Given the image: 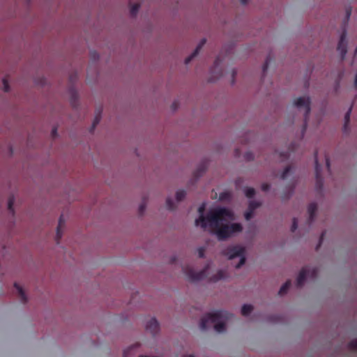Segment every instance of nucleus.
<instances>
[{
  "label": "nucleus",
  "mask_w": 357,
  "mask_h": 357,
  "mask_svg": "<svg viewBox=\"0 0 357 357\" xmlns=\"http://www.w3.org/2000/svg\"><path fill=\"white\" fill-rule=\"evenodd\" d=\"M204 210L205 204H203L199 207L198 211L201 215L195 220V225L205 229L208 223L212 232L217 236L218 240H226L242 231L243 227L240 223H229L234 219V215L230 210L218 207L210 211L206 217L202 215Z\"/></svg>",
  "instance_id": "f257e3e1"
},
{
  "label": "nucleus",
  "mask_w": 357,
  "mask_h": 357,
  "mask_svg": "<svg viewBox=\"0 0 357 357\" xmlns=\"http://www.w3.org/2000/svg\"><path fill=\"white\" fill-rule=\"evenodd\" d=\"M233 317V314L224 310H218L208 313L203 317L200 321V328L202 331L207 329L208 325L213 324L214 329L218 333H222L225 331V324Z\"/></svg>",
  "instance_id": "f03ea898"
},
{
  "label": "nucleus",
  "mask_w": 357,
  "mask_h": 357,
  "mask_svg": "<svg viewBox=\"0 0 357 357\" xmlns=\"http://www.w3.org/2000/svg\"><path fill=\"white\" fill-rule=\"evenodd\" d=\"M245 248L240 245L229 246L223 251V255L228 257L229 259H234L240 257V261L236 266V268H239L245 262V257H244Z\"/></svg>",
  "instance_id": "7ed1b4c3"
},
{
  "label": "nucleus",
  "mask_w": 357,
  "mask_h": 357,
  "mask_svg": "<svg viewBox=\"0 0 357 357\" xmlns=\"http://www.w3.org/2000/svg\"><path fill=\"white\" fill-rule=\"evenodd\" d=\"M294 105L298 108H304V124L303 132H304L307 128V123L308 121V116L310 113V100L309 97H299L294 101Z\"/></svg>",
  "instance_id": "20e7f679"
},
{
  "label": "nucleus",
  "mask_w": 357,
  "mask_h": 357,
  "mask_svg": "<svg viewBox=\"0 0 357 357\" xmlns=\"http://www.w3.org/2000/svg\"><path fill=\"white\" fill-rule=\"evenodd\" d=\"M183 271L190 281L197 282L204 280L207 278L206 273L208 271V266L199 272L195 271L192 268L189 266L183 268Z\"/></svg>",
  "instance_id": "39448f33"
},
{
  "label": "nucleus",
  "mask_w": 357,
  "mask_h": 357,
  "mask_svg": "<svg viewBox=\"0 0 357 357\" xmlns=\"http://www.w3.org/2000/svg\"><path fill=\"white\" fill-rule=\"evenodd\" d=\"M317 273L318 270L317 268H313L312 269H310L307 267L303 268L298 275L296 280V286L298 287H301L303 285L306 280V277L308 274H310L312 278H316Z\"/></svg>",
  "instance_id": "423d86ee"
},
{
  "label": "nucleus",
  "mask_w": 357,
  "mask_h": 357,
  "mask_svg": "<svg viewBox=\"0 0 357 357\" xmlns=\"http://www.w3.org/2000/svg\"><path fill=\"white\" fill-rule=\"evenodd\" d=\"M315 163V176H316V188L318 190H321L323 187V178L321 176V167L319 163L317 158V151L314 153Z\"/></svg>",
  "instance_id": "0eeeda50"
},
{
  "label": "nucleus",
  "mask_w": 357,
  "mask_h": 357,
  "mask_svg": "<svg viewBox=\"0 0 357 357\" xmlns=\"http://www.w3.org/2000/svg\"><path fill=\"white\" fill-rule=\"evenodd\" d=\"M347 32L344 30L340 36L337 50L341 54V60H344L347 52V43L346 40Z\"/></svg>",
  "instance_id": "6e6552de"
},
{
  "label": "nucleus",
  "mask_w": 357,
  "mask_h": 357,
  "mask_svg": "<svg viewBox=\"0 0 357 357\" xmlns=\"http://www.w3.org/2000/svg\"><path fill=\"white\" fill-rule=\"evenodd\" d=\"M146 329L151 334L155 335L159 330V324L155 318H151L146 325Z\"/></svg>",
  "instance_id": "1a4fd4ad"
},
{
  "label": "nucleus",
  "mask_w": 357,
  "mask_h": 357,
  "mask_svg": "<svg viewBox=\"0 0 357 357\" xmlns=\"http://www.w3.org/2000/svg\"><path fill=\"white\" fill-rule=\"evenodd\" d=\"M206 42V40L204 38L200 41V43H199V45H197V47H196L195 51L192 53V54L190 55L189 56H188L185 59V64H188L195 56H197L198 55L199 51L202 50L203 46L205 45Z\"/></svg>",
  "instance_id": "9d476101"
},
{
  "label": "nucleus",
  "mask_w": 357,
  "mask_h": 357,
  "mask_svg": "<svg viewBox=\"0 0 357 357\" xmlns=\"http://www.w3.org/2000/svg\"><path fill=\"white\" fill-rule=\"evenodd\" d=\"M317 210V205L316 203H311L307 207V212L309 213L308 222L311 224L315 217V214Z\"/></svg>",
  "instance_id": "9b49d317"
},
{
  "label": "nucleus",
  "mask_w": 357,
  "mask_h": 357,
  "mask_svg": "<svg viewBox=\"0 0 357 357\" xmlns=\"http://www.w3.org/2000/svg\"><path fill=\"white\" fill-rule=\"evenodd\" d=\"M14 287L17 291V294L21 302L23 303H26L27 301V298L22 287L20 286L17 282L14 284Z\"/></svg>",
  "instance_id": "f8f14e48"
},
{
  "label": "nucleus",
  "mask_w": 357,
  "mask_h": 357,
  "mask_svg": "<svg viewBox=\"0 0 357 357\" xmlns=\"http://www.w3.org/2000/svg\"><path fill=\"white\" fill-rule=\"evenodd\" d=\"M63 225H64V222L63 221V216L61 215V217L59 218V225H58V227L56 229V241L57 244L59 243V240L62 236L61 227L63 226Z\"/></svg>",
  "instance_id": "ddd939ff"
},
{
  "label": "nucleus",
  "mask_w": 357,
  "mask_h": 357,
  "mask_svg": "<svg viewBox=\"0 0 357 357\" xmlns=\"http://www.w3.org/2000/svg\"><path fill=\"white\" fill-rule=\"evenodd\" d=\"M206 169V163H202L199 166L197 169L195 171L193 176L195 180H197L200 176L203 175V174L205 172Z\"/></svg>",
  "instance_id": "4468645a"
},
{
  "label": "nucleus",
  "mask_w": 357,
  "mask_h": 357,
  "mask_svg": "<svg viewBox=\"0 0 357 357\" xmlns=\"http://www.w3.org/2000/svg\"><path fill=\"white\" fill-rule=\"evenodd\" d=\"M225 277V271H222V270H220L217 272L216 274H215L214 275H213L212 277L209 278V281L211 282H218L222 279H224Z\"/></svg>",
  "instance_id": "2eb2a0df"
},
{
  "label": "nucleus",
  "mask_w": 357,
  "mask_h": 357,
  "mask_svg": "<svg viewBox=\"0 0 357 357\" xmlns=\"http://www.w3.org/2000/svg\"><path fill=\"white\" fill-rule=\"evenodd\" d=\"M290 287H291V281L288 280L280 287L279 292H278L279 295L283 296L284 294H285L287 292V291L289 290V289L290 288Z\"/></svg>",
  "instance_id": "dca6fc26"
},
{
  "label": "nucleus",
  "mask_w": 357,
  "mask_h": 357,
  "mask_svg": "<svg viewBox=\"0 0 357 357\" xmlns=\"http://www.w3.org/2000/svg\"><path fill=\"white\" fill-rule=\"evenodd\" d=\"M253 310V307L251 305L245 304L243 305L241 308V314L243 316H248L249 315Z\"/></svg>",
  "instance_id": "f3484780"
},
{
  "label": "nucleus",
  "mask_w": 357,
  "mask_h": 357,
  "mask_svg": "<svg viewBox=\"0 0 357 357\" xmlns=\"http://www.w3.org/2000/svg\"><path fill=\"white\" fill-rule=\"evenodd\" d=\"M139 347V344H135L134 345H132L130 347H129L128 349H126V350H124L123 351V357H129L130 356V352L135 349V348H137V347Z\"/></svg>",
  "instance_id": "a211bd4d"
},
{
  "label": "nucleus",
  "mask_w": 357,
  "mask_h": 357,
  "mask_svg": "<svg viewBox=\"0 0 357 357\" xmlns=\"http://www.w3.org/2000/svg\"><path fill=\"white\" fill-rule=\"evenodd\" d=\"M185 195H186V192L185 190H181L177 191L176 193V199L177 202L182 201L185 198Z\"/></svg>",
  "instance_id": "6ab92c4d"
},
{
  "label": "nucleus",
  "mask_w": 357,
  "mask_h": 357,
  "mask_svg": "<svg viewBox=\"0 0 357 357\" xmlns=\"http://www.w3.org/2000/svg\"><path fill=\"white\" fill-rule=\"evenodd\" d=\"M245 194L248 198H252L255 195V190L253 188H247L245 190Z\"/></svg>",
  "instance_id": "aec40b11"
},
{
  "label": "nucleus",
  "mask_w": 357,
  "mask_h": 357,
  "mask_svg": "<svg viewBox=\"0 0 357 357\" xmlns=\"http://www.w3.org/2000/svg\"><path fill=\"white\" fill-rule=\"evenodd\" d=\"M139 9V4L135 3V4L132 5L130 7V9L131 15L135 16L137 15V13H138Z\"/></svg>",
  "instance_id": "412c9836"
},
{
  "label": "nucleus",
  "mask_w": 357,
  "mask_h": 357,
  "mask_svg": "<svg viewBox=\"0 0 357 357\" xmlns=\"http://www.w3.org/2000/svg\"><path fill=\"white\" fill-rule=\"evenodd\" d=\"M14 202H15L14 197L13 196L10 197L8 199V209L13 214L14 213V209H13Z\"/></svg>",
  "instance_id": "4be33fe9"
},
{
  "label": "nucleus",
  "mask_w": 357,
  "mask_h": 357,
  "mask_svg": "<svg viewBox=\"0 0 357 357\" xmlns=\"http://www.w3.org/2000/svg\"><path fill=\"white\" fill-rule=\"evenodd\" d=\"M348 348L350 350L354 351H357V338L354 339V340H351L350 342H349Z\"/></svg>",
  "instance_id": "5701e85b"
},
{
  "label": "nucleus",
  "mask_w": 357,
  "mask_h": 357,
  "mask_svg": "<svg viewBox=\"0 0 357 357\" xmlns=\"http://www.w3.org/2000/svg\"><path fill=\"white\" fill-rule=\"evenodd\" d=\"M270 61H271V56H268L266 57V61H265L264 63L263 64L262 71H263L264 75L266 73V72L267 71V70L268 68Z\"/></svg>",
  "instance_id": "b1692460"
},
{
  "label": "nucleus",
  "mask_w": 357,
  "mask_h": 357,
  "mask_svg": "<svg viewBox=\"0 0 357 357\" xmlns=\"http://www.w3.org/2000/svg\"><path fill=\"white\" fill-rule=\"evenodd\" d=\"M166 205L169 210H174L175 208V204L174 201L171 198H167L166 200Z\"/></svg>",
  "instance_id": "393cba45"
},
{
  "label": "nucleus",
  "mask_w": 357,
  "mask_h": 357,
  "mask_svg": "<svg viewBox=\"0 0 357 357\" xmlns=\"http://www.w3.org/2000/svg\"><path fill=\"white\" fill-rule=\"evenodd\" d=\"M100 121V112H99L98 114H96V116L93 120L91 130H93L95 129L96 126L99 123Z\"/></svg>",
  "instance_id": "a878e982"
},
{
  "label": "nucleus",
  "mask_w": 357,
  "mask_h": 357,
  "mask_svg": "<svg viewBox=\"0 0 357 357\" xmlns=\"http://www.w3.org/2000/svg\"><path fill=\"white\" fill-rule=\"evenodd\" d=\"M351 112V107L349 108L348 112L345 114L344 116V128H346L349 123L350 121V114Z\"/></svg>",
  "instance_id": "bb28decb"
},
{
  "label": "nucleus",
  "mask_w": 357,
  "mask_h": 357,
  "mask_svg": "<svg viewBox=\"0 0 357 357\" xmlns=\"http://www.w3.org/2000/svg\"><path fill=\"white\" fill-rule=\"evenodd\" d=\"M259 206H260L259 203L255 202V201H252L249 203V210L254 212V211L256 208H257Z\"/></svg>",
  "instance_id": "cd10ccee"
},
{
  "label": "nucleus",
  "mask_w": 357,
  "mask_h": 357,
  "mask_svg": "<svg viewBox=\"0 0 357 357\" xmlns=\"http://www.w3.org/2000/svg\"><path fill=\"white\" fill-rule=\"evenodd\" d=\"M290 171H291V167L290 166H287L284 169V171L282 172L280 178L282 179H285L287 177V176H288L289 173L290 172Z\"/></svg>",
  "instance_id": "c85d7f7f"
},
{
  "label": "nucleus",
  "mask_w": 357,
  "mask_h": 357,
  "mask_svg": "<svg viewBox=\"0 0 357 357\" xmlns=\"http://www.w3.org/2000/svg\"><path fill=\"white\" fill-rule=\"evenodd\" d=\"M351 15V7H349L346 10V16L344 19V24L347 23L349 21L350 16Z\"/></svg>",
  "instance_id": "c756f323"
},
{
  "label": "nucleus",
  "mask_w": 357,
  "mask_h": 357,
  "mask_svg": "<svg viewBox=\"0 0 357 357\" xmlns=\"http://www.w3.org/2000/svg\"><path fill=\"white\" fill-rule=\"evenodd\" d=\"M220 62H221L219 56H218L214 61V65H213V68L211 69V71H215L216 69H218Z\"/></svg>",
  "instance_id": "7c9ffc66"
},
{
  "label": "nucleus",
  "mask_w": 357,
  "mask_h": 357,
  "mask_svg": "<svg viewBox=\"0 0 357 357\" xmlns=\"http://www.w3.org/2000/svg\"><path fill=\"white\" fill-rule=\"evenodd\" d=\"M254 155L252 152H246L244 155V158L248 160V161H250V160H254Z\"/></svg>",
  "instance_id": "2f4dec72"
},
{
  "label": "nucleus",
  "mask_w": 357,
  "mask_h": 357,
  "mask_svg": "<svg viewBox=\"0 0 357 357\" xmlns=\"http://www.w3.org/2000/svg\"><path fill=\"white\" fill-rule=\"evenodd\" d=\"M297 227H298V220H297V218H294L293 219L292 225H291V231L292 232H294L297 229Z\"/></svg>",
  "instance_id": "473e14b6"
},
{
  "label": "nucleus",
  "mask_w": 357,
  "mask_h": 357,
  "mask_svg": "<svg viewBox=\"0 0 357 357\" xmlns=\"http://www.w3.org/2000/svg\"><path fill=\"white\" fill-rule=\"evenodd\" d=\"M3 91L5 92H8L10 90V86L8 82L6 79H3Z\"/></svg>",
  "instance_id": "72a5a7b5"
},
{
  "label": "nucleus",
  "mask_w": 357,
  "mask_h": 357,
  "mask_svg": "<svg viewBox=\"0 0 357 357\" xmlns=\"http://www.w3.org/2000/svg\"><path fill=\"white\" fill-rule=\"evenodd\" d=\"M252 215H253V211H252L250 210H248V211L245 213V218L247 220H250L252 218Z\"/></svg>",
  "instance_id": "f704fd0d"
},
{
  "label": "nucleus",
  "mask_w": 357,
  "mask_h": 357,
  "mask_svg": "<svg viewBox=\"0 0 357 357\" xmlns=\"http://www.w3.org/2000/svg\"><path fill=\"white\" fill-rule=\"evenodd\" d=\"M204 253H205V249L204 248H199L198 249L199 257L203 258L204 257Z\"/></svg>",
  "instance_id": "c9c22d12"
},
{
  "label": "nucleus",
  "mask_w": 357,
  "mask_h": 357,
  "mask_svg": "<svg viewBox=\"0 0 357 357\" xmlns=\"http://www.w3.org/2000/svg\"><path fill=\"white\" fill-rule=\"evenodd\" d=\"M324 236H325V232H322L321 236H320V238H319V244L317 246V250H318L319 248V247L321 246V243H322V242L324 241Z\"/></svg>",
  "instance_id": "e433bc0d"
},
{
  "label": "nucleus",
  "mask_w": 357,
  "mask_h": 357,
  "mask_svg": "<svg viewBox=\"0 0 357 357\" xmlns=\"http://www.w3.org/2000/svg\"><path fill=\"white\" fill-rule=\"evenodd\" d=\"M270 188V185L268 183H263L261 185V190L264 192L268 191Z\"/></svg>",
  "instance_id": "4c0bfd02"
},
{
  "label": "nucleus",
  "mask_w": 357,
  "mask_h": 357,
  "mask_svg": "<svg viewBox=\"0 0 357 357\" xmlns=\"http://www.w3.org/2000/svg\"><path fill=\"white\" fill-rule=\"evenodd\" d=\"M145 208H146L145 204H140V206L139 207V213L142 214L144 213V211H145Z\"/></svg>",
  "instance_id": "58836bf2"
},
{
  "label": "nucleus",
  "mask_w": 357,
  "mask_h": 357,
  "mask_svg": "<svg viewBox=\"0 0 357 357\" xmlns=\"http://www.w3.org/2000/svg\"><path fill=\"white\" fill-rule=\"evenodd\" d=\"M325 159H326V167L328 169V171L330 172V160H329V158L327 155H325Z\"/></svg>",
  "instance_id": "ea45409f"
},
{
  "label": "nucleus",
  "mask_w": 357,
  "mask_h": 357,
  "mask_svg": "<svg viewBox=\"0 0 357 357\" xmlns=\"http://www.w3.org/2000/svg\"><path fill=\"white\" fill-rule=\"evenodd\" d=\"M51 135H52V137L54 138L56 137V135H57V128H54L52 129Z\"/></svg>",
  "instance_id": "a19ab883"
},
{
  "label": "nucleus",
  "mask_w": 357,
  "mask_h": 357,
  "mask_svg": "<svg viewBox=\"0 0 357 357\" xmlns=\"http://www.w3.org/2000/svg\"><path fill=\"white\" fill-rule=\"evenodd\" d=\"M91 56L96 59L98 58V54L96 51L91 52Z\"/></svg>",
  "instance_id": "79ce46f5"
},
{
  "label": "nucleus",
  "mask_w": 357,
  "mask_h": 357,
  "mask_svg": "<svg viewBox=\"0 0 357 357\" xmlns=\"http://www.w3.org/2000/svg\"><path fill=\"white\" fill-rule=\"evenodd\" d=\"M222 75V70H219L218 75L215 76V77L218 78Z\"/></svg>",
  "instance_id": "37998d69"
},
{
  "label": "nucleus",
  "mask_w": 357,
  "mask_h": 357,
  "mask_svg": "<svg viewBox=\"0 0 357 357\" xmlns=\"http://www.w3.org/2000/svg\"><path fill=\"white\" fill-rule=\"evenodd\" d=\"M289 153H285L284 154H281V156H282L284 158H287L289 157Z\"/></svg>",
  "instance_id": "c03bdc74"
},
{
  "label": "nucleus",
  "mask_w": 357,
  "mask_h": 357,
  "mask_svg": "<svg viewBox=\"0 0 357 357\" xmlns=\"http://www.w3.org/2000/svg\"><path fill=\"white\" fill-rule=\"evenodd\" d=\"M248 0H241V3L243 5H245V4L248 3Z\"/></svg>",
  "instance_id": "a18cd8bd"
},
{
  "label": "nucleus",
  "mask_w": 357,
  "mask_h": 357,
  "mask_svg": "<svg viewBox=\"0 0 357 357\" xmlns=\"http://www.w3.org/2000/svg\"><path fill=\"white\" fill-rule=\"evenodd\" d=\"M294 186L291 187V189H290L291 193H292V192H293V191H294Z\"/></svg>",
  "instance_id": "49530a36"
},
{
  "label": "nucleus",
  "mask_w": 357,
  "mask_h": 357,
  "mask_svg": "<svg viewBox=\"0 0 357 357\" xmlns=\"http://www.w3.org/2000/svg\"><path fill=\"white\" fill-rule=\"evenodd\" d=\"M236 73V71H234H234H233V73H232L233 78L234 77V76H235Z\"/></svg>",
  "instance_id": "de8ad7c7"
},
{
  "label": "nucleus",
  "mask_w": 357,
  "mask_h": 357,
  "mask_svg": "<svg viewBox=\"0 0 357 357\" xmlns=\"http://www.w3.org/2000/svg\"><path fill=\"white\" fill-rule=\"evenodd\" d=\"M184 357H195L193 355H187V356H185Z\"/></svg>",
  "instance_id": "09e8293b"
},
{
  "label": "nucleus",
  "mask_w": 357,
  "mask_h": 357,
  "mask_svg": "<svg viewBox=\"0 0 357 357\" xmlns=\"http://www.w3.org/2000/svg\"><path fill=\"white\" fill-rule=\"evenodd\" d=\"M357 54V46H356V48L355 50V54Z\"/></svg>",
  "instance_id": "8fccbe9b"
},
{
  "label": "nucleus",
  "mask_w": 357,
  "mask_h": 357,
  "mask_svg": "<svg viewBox=\"0 0 357 357\" xmlns=\"http://www.w3.org/2000/svg\"><path fill=\"white\" fill-rule=\"evenodd\" d=\"M222 198H223V194H222V195H220V199H222Z\"/></svg>",
  "instance_id": "3c124183"
}]
</instances>
